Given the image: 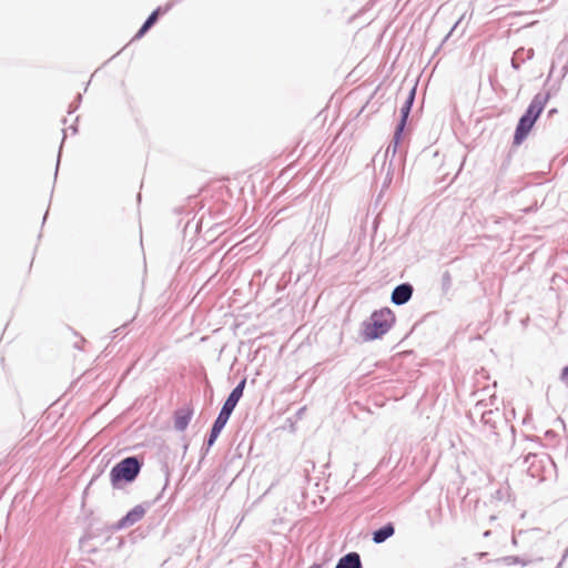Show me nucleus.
Instances as JSON below:
<instances>
[{
  "instance_id": "nucleus-1",
  "label": "nucleus",
  "mask_w": 568,
  "mask_h": 568,
  "mask_svg": "<svg viewBox=\"0 0 568 568\" xmlns=\"http://www.w3.org/2000/svg\"><path fill=\"white\" fill-rule=\"evenodd\" d=\"M548 99L549 95L544 93H538L532 98L526 113L519 119V122L517 124L514 136L515 144L518 145L526 139V136L532 129L535 122L544 111L548 102Z\"/></svg>"
},
{
  "instance_id": "nucleus-2",
  "label": "nucleus",
  "mask_w": 568,
  "mask_h": 568,
  "mask_svg": "<svg viewBox=\"0 0 568 568\" xmlns=\"http://www.w3.org/2000/svg\"><path fill=\"white\" fill-rule=\"evenodd\" d=\"M395 323L394 313L385 307L375 311L368 321L364 323L363 334L365 339H376L386 334Z\"/></svg>"
},
{
  "instance_id": "nucleus-3",
  "label": "nucleus",
  "mask_w": 568,
  "mask_h": 568,
  "mask_svg": "<svg viewBox=\"0 0 568 568\" xmlns=\"http://www.w3.org/2000/svg\"><path fill=\"white\" fill-rule=\"evenodd\" d=\"M245 386V379H243L230 394L227 399L225 400L216 420L213 424V427L211 429L210 438H209V446L213 445L220 433L222 432L223 427L227 423L233 409L235 408L237 402L243 395V389Z\"/></svg>"
},
{
  "instance_id": "nucleus-4",
  "label": "nucleus",
  "mask_w": 568,
  "mask_h": 568,
  "mask_svg": "<svg viewBox=\"0 0 568 568\" xmlns=\"http://www.w3.org/2000/svg\"><path fill=\"white\" fill-rule=\"evenodd\" d=\"M141 465L135 457H126L118 463L110 473V479L113 486L122 480L133 481L139 475Z\"/></svg>"
},
{
  "instance_id": "nucleus-5",
  "label": "nucleus",
  "mask_w": 568,
  "mask_h": 568,
  "mask_svg": "<svg viewBox=\"0 0 568 568\" xmlns=\"http://www.w3.org/2000/svg\"><path fill=\"white\" fill-rule=\"evenodd\" d=\"M193 416V409L190 406L178 409L174 414V427L175 429L183 432L186 429Z\"/></svg>"
},
{
  "instance_id": "nucleus-6",
  "label": "nucleus",
  "mask_w": 568,
  "mask_h": 568,
  "mask_svg": "<svg viewBox=\"0 0 568 568\" xmlns=\"http://www.w3.org/2000/svg\"><path fill=\"white\" fill-rule=\"evenodd\" d=\"M145 515V508L141 505L132 508L120 521L119 528H128L140 521Z\"/></svg>"
},
{
  "instance_id": "nucleus-7",
  "label": "nucleus",
  "mask_w": 568,
  "mask_h": 568,
  "mask_svg": "<svg viewBox=\"0 0 568 568\" xmlns=\"http://www.w3.org/2000/svg\"><path fill=\"white\" fill-rule=\"evenodd\" d=\"M412 294L413 288L409 284L398 285L392 293V302L402 305L410 298Z\"/></svg>"
},
{
  "instance_id": "nucleus-8",
  "label": "nucleus",
  "mask_w": 568,
  "mask_h": 568,
  "mask_svg": "<svg viewBox=\"0 0 568 568\" xmlns=\"http://www.w3.org/2000/svg\"><path fill=\"white\" fill-rule=\"evenodd\" d=\"M335 568H362L358 554L349 552L342 557Z\"/></svg>"
},
{
  "instance_id": "nucleus-9",
  "label": "nucleus",
  "mask_w": 568,
  "mask_h": 568,
  "mask_svg": "<svg viewBox=\"0 0 568 568\" xmlns=\"http://www.w3.org/2000/svg\"><path fill=\"white\" fill-rule=\"evenodd\" d=\"M395 532L394 526L392 524H387L381 529L374 531L373 540L376 544L384 542L387 538L392 537Z\"/></svg>"
},
{
  "instance_id": "nucleus-10",
  "label": "nucleus",
  "mask_w": 568,
  "mask_h": 568,
  "mask_svg": "<svg viewBox=\"0 0 568 568\" xmlns=\"http://www.w3.org/2000/svg\"><path fill=\"white\" fill-rule=\"evenodd\" d=\"M160 14V8L153 11L150 17L146 19L144 24L141 27L139 32L136 33V38H141L158 20Z\"/></svg>"
},
{
  "instance_id": "nucleus-11",
  "label": "nucleus",
  "mask_w": 568,
  "mask_h": 568,
  "mask_svg": "<svg viewBox=\"0 0 568 568\" xmlns=\"http://www.w3.org/2000/svg\"><path fill=\"white\" fill-rule=\"evenodd\" d=\"M413 99H414V93L410 94V97L406 101L405 105L402 108V123L399 125V130H402L405 124L406 118L410 110V105L413 103Z\"/></svg>"
},
{
  "instance_id": "nucleus-12",
  "label": "nucleus",
  "mask_w": 568,
  "mask_h": 568,
  "mask_svg": "<svg viewBox=\"0 0 568 568\" xmlns=\"http://www.w3.org/2000/svg\"><path fill=\"white\" fill-rule=\"evenodd\" d=\"M561 381L568 384V366L565 367L561 372Z\"/></svg>"
}]
</instances>
